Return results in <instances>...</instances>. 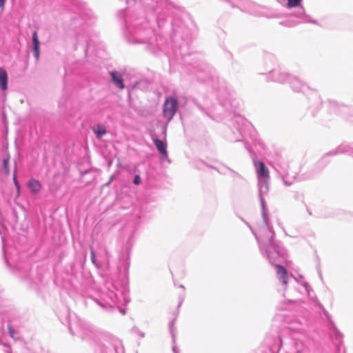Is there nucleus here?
Segmentation results:
<instances>
[{
    "instance_id": "obj_1",
    "label": "nucleus",
    "mask_w": 353,
    "mask_h": 353,
    "mask_svg": "<svg viewBox=\"0 0 353 353\" xmlns=\"http://www.w3.org/2000/svg\"><path fill=\"white\" fill-rule=\"evenodd\" d=\"M124 36L128 43L133 44H144L145 48L156 56L166 55L171 61V56L177 59H184L188 51L189 38H181L182 32L180 30L178 36L174 38L171 31L164 32L160 30L154 19L151 17H130L125 19Z\"/></svg>"
},
{
    "instance_id": "obj_2",
    "label": "nucleus",
    "mask_w": 353,
    "mask_h": 353,
    "mask_svg": "<svg viewBox=\"0 0 353 353\" xmlns=\"http://www.w3.org/2000/svg\"><path fill=\"white\" fill-rule=\"evenodd\" d=\"M254 165L258 178L259 197L263 223L259 227L258 231L252 228L248 222L245 221V223L255 236L261 255L276 268L277 279L283 285L285 286L289 275L286 268L281 263L287 260V250L283 243L276 239L275 232L268 218V208L264 199V195L269 192V170L261 161H254Z\"/></svg>"
},
{
    "instance_id": "obj_3",
    "label": "nucleus",
    "mask_w": 353,
    "mask_h": 353,
    "mask_svg": "<svg viewBox=\"0 0 353 353\" xmlns=\"http://www.w3.org/2000/svg\"><path fill=\"white\" fill-rule=\"evenodd\" d=\"M140 1L148 18L151 17L160 30L171 31L174 37L180 30L181 38H189L193 21L190 15L181 7L170 0H127V3Z\"/></svg>"
},
{
    "instance_id": "obj_4",
    "label": "nucleus",
    "mask_w": 353,
    "mask_h": 353,
    "mask_svg": "<svg viewBox=\"0 0 353 353\" xmlns=\"http://www.w3.org/2000/svg\"><path fill=\"white\" fill-rule=\"evenodd\" d=\"M188 41V51L185 53L184 59L171 56V61L175 59L179 63L193 65V73L196 79L201 82L210 84L217 91V99L219 105L225 110H229L230 105V92L225 79L220 78L213 67L200 59L201 55L196 52H190V43Z\"/></svg>"
},
{
    "instance_id": "obj_5",
    "label": "nucleus",
    "mask_w": 353,
    "mask_h": 353,
    "mask_svg": "<svg viewBox=\"0 0 353 353\" xmlns=\"http://www.w3.org/2000/svg\"><path fill=\"white\" fill-rule=\"evenodd\" d=\"M61 3L72 12L71 26L74 30L77 43H85L87 54L97 38V34L92 28L96 22L94 14L79 0H61Z\"/></svg>"
},
{
    "instance_id": "obj_6",
    "label": "nucleus",
    "mask_w": 353,
    "mask_h": 353,
    "mask_svg": "<svg viewBox=\"0 0 353 353\" xmlns=\"http://www.w3.org/2000/svg\"><path fill=\"white\" fill-rule=\"evenodd\" d=\"M69 330L72 335H79L83 340L96 343L99 353H123L122 342L119 339L99 332L84 323L77 322L73 325L69 321Z\"/></svg>"
},
{
    "instance_id": "obj_7",
    "label": "nucleus",
    "mask_w": 353,
    "mask_h": 353,
    "mask_svg": "<svg viewBox=\"0 0 353 353\" xmlns=\"http://www.w3.org/2000/svg\"><path fill=\"white\" fill-rule=\"evenodd\" d=\"M227 139L232 142L243 141L248 151L251 150V145H261L257 133L248 121L241 116L232 119V125L227 134Z\"/></svg>"
},
{
    "instance_id": "obj_8",
    "label": "nucleus",
    "mask_w": 353,
    "mask_h": 353,
    "mask_svg": "<svg viewBox=\"0 0 353 353\" xmlns=\"http://www.w3.org/2000/svg\"><path fill=\"white\" fill-rule=\"evenodd\" d=\"M288 83L294 92L306 93L307 91H311L310 96L308 98L310 103L308 110L313 117H316L317 112L322 107V99L318 92L314 90L310 89L306 83H304L298 77L292 75H291Z\"/></svg>"
},
{
    "instance_id": "obj_9",
    "label": "nucleus",
    "mask_w": 353,
    "mask_h": 353,
    "mask_svg": "<svg viewBox=\"0 0 353 353\" xmlns=\"http://www.w3.org/2000/svg\"><path fill=\"white\" fill-rule=\"evenodd\" d=\"M90 298L105 312H111L117 309L123 315L125 314V310L119 307L121 301L118 293L112 290L105 288L101 290L97 296Z\"/></svg>"
},
{
    "instance_id": "obj_10",
    "label": "nucleus",
    "mask_w": 353,
    "mask_h": 353,
    "mask_svg": "<svg viewBox=\"0 0 353 353\" xmlns=\"http://www.w3.org/2000/svg\"><path fill=\"white\" fill-rule=\"evenodd\" d=\"M273 168L282 179L285 186H290L296 180H299L298 179L299 168H295L294 163H290L283 159H279L274 163Z\"/></svg>"
},
{
    "instance_id": "obj_11",
    "label": "nucleus",
    "mask_w": 353,
    "mask_h": 353,
    "mask_svg": "<svg viewBox=\"0 0 353 353\" xmlns=\"http://www.w3.org/2000/svg\"><path fill=\"white\" fill-rule=\"evenodd\" d=\"M279 350L283 348L285 353H307V349L301 340L296 339L284 338L279 336Z\"/></svg>"
},
{
    "instance_id": "obj_12",
    "label": "nucleus",
    "mask_w": 353,
    "mask_h": 353,
    "mask_svg": "<svg viewBox=\"0 0 353 353\" xmlns=\"http://www.w3.org/2000/svg\"><path fill=\"white\" fill-rule=\"evenodd\" d=\"M178 101L172 97L167 98L163 105V115L168 121L172 120L178 109Z\"/></svg>"
},
{
    "instance_id": "obj_13",
    "label": "nucleus",
    "mask_w": 353,
    "mask_h": 353,
    "mask_svg": "<svg viewBox=\"0 0 353 353\" xmlns=\"http://www.w3.org/2000/svg\"><path fill=\"white\" fill-rule=\"evenodd\" d=\"M345 154L347 155H349L352 157H353V143H343L339 146H337L336 148L330 150L327 153H326L322 160L325 159L327 157L329 156H334L337 154Z\"/></svg>"
},
{
    "instance_id": "obj_14",
    "label": "nucleus",
    "mask_w": 353,
    "mask_h": 353,
    "mask_svg": "<svg viewBox=\"0 0 353 353\" xmlns=\"http://www.w3.org/2000/svg\"><path fill=\"white\" fill-rule=\"evenodd\" d=\"M268 72L272 80L280 83H288L291 77V74L282 70L281 68L270 69Z\"/></svg>"
},
{
    "instance_id": "obj_15",
    "label": "nucleus",
    "mask_w": 353,
    "mask_h": 353,
    "mask_svg": "<svg viewBox=\"0 0 353 353\" xmlns=\"http://www.w3.org/2000/svg\"><path fill=\"white\" fill-rule=\"evenodd\" d=\"M154 144L155 145L158 152L161 154V160L167 159L168 163H170V160L168 159V154L167 151V143L157 137L153 136L152 137Z\"/></svg>"
},
{
    "instance_id": "obj_16",
    "label": "nucleus",
    "mask_w": 353,
    "mask_h": 353,
    "mask_svg": "<svg viewBox=\"0 0 353 353\" xmlns=\"http://www.w3.org/2000/svg\"><path fill=\"white\" fill-rule=\"evenodd\" d=\"M294 15L300 19L301 23L317 24V21L316 20L312 19L310 15L305 14V9L301 6H297V9Z\"/></svg>"
},
{
    "instance_id": "obj_17",
    "label": "nucleus",
    "mask_w": 353,
    "mask_h": 353,
    "mask_svg": "<svg viewBox=\"0 0 353 353\" xmlns=\"http://www.w3.org/2000/svg\"><path fill=\"white\" fill-rule=\"evenodd\" d=\"M32 52L34 57L37 61L39 59L40 57V42L39 40L38 34L37 31H34L32 35Z\"/></svg>"
},
{
    "instance_id": "obj_18",
    "label": "nucleus",
    "mask_w": 353,
    "mask_h": 353,
    "mask_svg": "<svg viewBox=\"0 0 353 353\" xmlns=\"http://www.w3.org/2000/svg\"><path fill=\"white\" fill-rule=\"evenodd\" d=\"M110 74L112 81L118 88L123 89L125 88L122 74L119 72L112 71Z\"/></svg>"
},
{
    "instance_id": "obj_19",
    "label": "nucleus",
    "mask_w": 353,
    "mask_h": 353,
    "mask_svg": "<svg viewBox=\"0 0 353 353\" xmlns=\"http://www.w3.org/2000/svg\"><path fill=\"white\" fill-rule=\"evenodd\" d=\"M326 104L330 113L341 114L347 109L346 107L339 105L338 103L335 101L328 100L326 102Z\"/></svg>"
},
{
    "instance_id": "obj_20",
    "label": "nucleus",
    "mask_w": 353,
    "mask_h": 353,
    "mask_svg": "<svg viewBox=\"0 0 353 353\" xmlns=\"http://www.w3.org/2000/svg\"><path fill=\"white\" fill-rule=\"evenodd\" d=\"M8 74L7 71L0 67V90L5 92L8 90Z\"/></svg>"
},
{
    "instance_id": "obj_21",
    "label": "nucleus",
    "mask_w": 353,
    "mask_h": 353,
    "mask_svg": "<svg viewBox=\"0 0 353 353\" xmlns=\"http://www.w3.org/2000/svg\"><path fill=\"white\" fill-rule=\"evenodd\" d=\"M27 187L29 188L30 192L34 194L39 193L42 189L41 183L34 178L30 179L28 181Z\"/></svg>"
},
{
    "instance_id": "obj_22",
    "label": "nucleus",
    "mask_w": 353,
    "mask_h": 353,
    "mask_svg": "<svg viewBox=\"0 0 353 353\" xmlns=\"http://www.w3.org/2000/svg\"><path fill=\"white\" fill-rule=\"evenodd\" d=\"M329 330L331 332V336L334 339L336 343L343 342L342 339L343 334L337 329L334 323H332V327H330Z\"/></svg>"
},
{
    "instance_id": "obj_23",
    "label": "nucleus",
    "mask_w": 353,
    "mask_h": 353,
    "mask_svg": "<svg viewBox=\"0 0 353 353\" xmlns=\"http://www.w3.org/2000/svg\"><path fill=\"white\" fill-rule=\"evenodd\" d=\"M92 130L96 137L99 139L107 133L105 127L102 124H97Z\"/></svg>"
},
{
    "instance_id": "obj_24",
    "label": "nucleus",
    "mask_w": 353,
    "mask_h": 353,
    "mask_svg": "<svg viewBox=\"0 0 353 353\" xmlns=\"http://www.w3.org/2000/svg\"><path fill=\"white\" fill-rule=\"evenodd\" d=\"M10 156L9 153H6L4 155V157L2 161V166H3V170L5 174V175L8 176L10 174V168H9V163H10Z\"/></svg>"
},
{
    "instance_id": "obj_25",
    "label": "nucleus",
    "mask_w": 353,
    "mask_h": 353,
    "mask_svg": "<svg viewBox=\"0 0 353 353\" xmlns=\"http://www.w3.org/2000/svg\"><path fill=\"white\" fill-rule=\"evenodd\" d=\"M221 2L227 4L230 8H239L243 0H220Z\"/></svg>"
},
{
    "instance_id": "obj_26",
    "label": "nucleus",
    "mask_w": 353,
    "mask_h": 353,
    "mask_svg": "<svg viewBox=\"0 0 353 353\" xmlns=\"http://www.w3.org/2000/svg\"><path fill=\"white\" fill-rule=\"evenodd\" d=\"M316 305L318 306L321 310H322V312H323L325 317L326 318V319L327 320V321L329 323L328 327H332V323H334V322L332 320L331 315L328 313V312L324 308V307L319 301L316 302Z\"/></svg>"
},
{
    "instance_id": "obj_27",
    "label": "nucleus",
    "mask_w": 353,
    "mask_h": 353,
    "mask_svg": "<svg viewBox=\"0 0 353 353\" xmlns=\"http://www.w3.org/2000/svg\"><path fill=\"white\" fill-rule=\"evenodd\" d=\"M316 305L318 306L321 310H322V312H323L325 317L326 318V319L327 320V321L329 323L328 327H332V323H334V322L332 320L331 315L328 313V312L324 308V307L319 301L316 302Z\"/></svg>"
},
{
    "instance_id": "obj_28",
    "label": "nucleus",
    "mask_w": 353,
    "mask_h": 353,
    "mask_svg": "<svg viewBox=\"0 0 353 353\" xmlns=\"http://www.w3.org/2000/svg\"><path fill=\"white\" fill-rule=\"evenodd\" d=\"M13 183L14 185V187L17 190V196L20 194V184L17 179V165H15V168L13 172Z\"/></svg>"
},
{
    "instance_id": "obj_29",
    "label": "nucleus",
    "mask_w": 353,
    "mask_h": 353,
    "mask_svg": "<svg viewBox=\"0 0 353 353\" xmlns=\"http://www.w3.org/2000/svg\"><path fill=\"white\" fill-rule=\"evenodd\" d=\"M174 322H175V319H173L172 321L170 322L169 323V329H170V332L172 335V343H175L176 342V336H175V328H174Z\"/></svg>"
},
{
    "instance_id": "obj_30",
    "label": "nucleus",
    "mask_w": 353,
    "mask_h": 353,
    "mask_svg": "<svg viewBox=\"0 0 353 353\" xmlns=\"http://www.w3.org/2000/svg\"><path fill=\"white\" fill-rule=\"evenodd\" d=\"M301 1L302 0H288L287 7L288 8H296L297 6H300Z\"/></svg>"
},
{
    "instance_id": "obj_31",
    "label": "nucleus",
    "mask_w": 353,
    "mask_h": 353,
    "mask_svg": "<svg viewBox=\"0 0 353 353\" xmlns=\"http://www.w3.org/2000/svg\"><path fill=\"white\" fill-rule=\"evenodd\" d=\"M131 331L132 334L137 335L140 339L145 337V333L140 330L137 327H133Z\"/></svg>"
},
{
    "instance_id": "obj_32",
    "label": "nucleus",
    "mask_w": 353,
    "mask_h": 353,
    "mask_svg": "<svg viewBox=\"0 0 353 353\" xmlns=\"http://www.w3.org/2000/svg\"><path fill=\"white\" fill-rule=\"evenodd\" d=\"M90 250H91V261L92 263L97 268H99V266L101 265L97 261V259H96V256H95V252L93 250L92 248H90Z\"/></svg>"
},
{
    "instance_id": "obj_33",
    "label": "nucleus",
    "mask_w": 353,
    "mask_h": 353,
    "mask_svg": "<svg viewBox=\"0 0 353 353\" xmlns=\"http://www.w3.org/2000/svg\"><path fill=\"white\" fill-rule=\"evenodd\" d=\"M225 170L229 171V172H230V174H231V176H232V177H240V174H239L238 172H235L234 170H232V169H231V168H230L225 167V168H224V170H223V172H223V174H225Z\"/></svg>"
},
{
    "instance_id": "obj_34",
    "label": "nucleus",
    "mask_w": 353,
    "mask_h": 353,
    "mask_svg": "<svg viewBox=\"0 0 353 353\" xmlns=\"http://www.w3.org/2000/svg\"><path fill=\"white\" fill-rule=\"evenodd\" d=\"M302 285L304 287L305 291L307 292V295L310 296V290H311L310 285L307 282H305V281L302 283Z\"/></svg>"
},
{
    "instance_id": "obj_35",
    "label": "nucleus",
    "mask_w": 353,
    "mask_h": 353,
    "mask_svg": "<svg viewBox=\"0 0 353 353\" xmlns=\"http://www.w3.org/2000/svg\"><path fill=\"white\" fill-rule=\"evenodd\" d=\"M141 182V176L139 174H136L133 179V183L134 185H139Z\"/></svg>"
},
{
    "instance_id": "obj_36",
    "label": "nucleus",
    "mask_w": 353,
    "mask_h": 353,
    "mask_svg": "<svg viewBox=\"0 0 353 353\" xmlns=\"http://www.w3.org/2000/svg\"><path fill=\"white\" fill-rule=\"evenodd\" d=\"M8 332H9L10 336L13 338L14 335V333H15V331H14V328L11 325H8Z\"/></svg>"
},
{
    "instance_id": "obj_37",
    "label": "nucleus",
    "mask_w": 353,
    "mask_h": 353,
    "mask_svg": "<svg viewBox=\"0 0 353 353\" xmlns=\"http://www.w3.org/2000/svg\"><path fill=\"white\" fill-rule=\"evenodd\" d=\"M203 165L207 166V165L202 161H199L196 163V166L199 169H202Z\"/></svg>"
},
{
    "instance_id": "obj_38",
    "label": "nucleus",
    "mask_w": 353,
    "mask_h": 353,
    "mask_svg": "<svg viewBox=\"0 0 353 353\" xmlns=\"http://www.w3.org/2000/svg\"><path fill=\"white\" fill-rule=\"evenodd\" d=\"M342 345H343V342H338V343H336L335 346H336V352H337L338 353H339V352H340Z\"/></svg>"
},
{
    "instance_id": "obj_39",
    "label": "nucleus",
    "mask_w": 353,
    "mask_h": 353,
    "mask_svg": "<svg viewBox=\"0 0 353 353\" xmlns=\"http://www.w3.org/2000/svg\"><path fill=\"white\" fill-rule=\"evenodd\" d=\"M6 2V0H0V9L1 10H4Z\"/></svg>"
},
{
    "instance_id": "obj_40",
    "label": "nucleus",
    "mask_w": 353,
    "mask_h": 353,
    "mask_svg": "<svg viewBox=\"0 0 353 353\" xmlns=\"http://www.w3.org/2000/svg\"><path fill=\"white\" fill-rule=\"evenodd\" d=\"M266 59L269 60L270 61H272L274 60V58L272 55L271 54H268L267 57H266Z\"/></svg>"
},
{
    "instance_id": "obj_41",
    "label": "nucleus",
    "mask_w": 353,
    "mask_h": 353,
    "mask_svg": "<svg viewBox=\"0 0 353 353\" xmlns=\"http://www.w3.org/2000/svg\"><path fill=\"white\" fill-rule=\"evenodd\" d=\"M305 205L306 207L307 212L310 216L312 215V210L308 208V206L305 203Z\"/></svg>"
},
{
    "instance_id": "obj_42",
    "label": "nucleus",
    "mask_w": 353,
    "mask_h": 353,
    "mask_svg": "<svg viewBox=\"0 0 353 353\" xmlns=\"http://www.w3.org/2000/svg\"><path fill=\"white\" fill-rule=\"evenodd\" d=\"M172 351L174 352V353H178L177 347L175 345H173Z\"/></svg>"
},
{
    "instance_id": "obj_43",
    "label": "nucleus",
    "mask_w": 353,
    "mask_h": 353,
    "mask_svg": "<svg viewBox=\"0 0 353 353\" xmlns=\"http://www.w3.org/2000/svg\"><path fill=\"white\" fill-rule=\"evenodd\" d=\"M123 301H124L125 303H127L128 302V301L126 300L125 294H123Z\"/></svg>"
},
{
    "instance_id": "obj_44",
    "label": "nucleus",
    "mask_w": 353,
    "mask_h": 353,
    "mask_svg": "<svg viewBox=\"0 0 353 353\" xmlns=\"http://www.w3.org/2000/svg\"><path fill=\"white\" fill-rule=\"evenodd\" d=\"M197 106L201 111H204V109L202 108L201 105H197Z\"/></svg>"
},
{
    "instance_id": "obj_45",
    "label": "nucleus",
    "mask_w": 353,
    "mask_h": 353,
    "mask_svg": "<svg viewBox=\"0 0 353 353\" xmlns=\"http://www.w3.org/2000/svg\"><path fill=\"white\" fill-rule=\"evenodd\" d=\"M291 277L293 278L295 281H297L296 279L293 276V275H291Z\"/></svg>"
},
{
    "instance_id": "obj_46",
    "label": "nucleus",
    "mask_w": 353,
    "mask_h": 353,
    "mask_svg": "<svg viewBox=\"0 0 353 353\" xmlns=\"http://www.w3.org/2000/svg\"><path fill=\"white\" fill-rule=\"evenodd\" d=\"M180 288H183V289H184V286H183V285H180Z\"/></svg>"
},
{
    "instance_id": "obj_47",
    "label": "nucleus",
    "mask_w": 353,
    "mask_h": 353,
    "mask_svg": "<svg viewBox=\"0 0 353 353\" xmlns=\"http://www.w3.org/2000/svg\"><path fill=\"white\" fill-rule=\"evenodd\" d=\"M6 353H12V352L11 351H8Z\"/></svg>"
},
{
    "instance_id": "obj_48",
    "label": "nucleus",
    "mask_w": 353,
    "mask_h": 353,
    "mask_svg": "<svg viewBox=\"0 0 353 353\" xmlns=\"http://www.w3.org/2000/svg\"><path fill=\"white\" fill-rule=\"evenodd\" d=\"M343 353H345V350H343Z\"/></svg>"
}]
</instances>
